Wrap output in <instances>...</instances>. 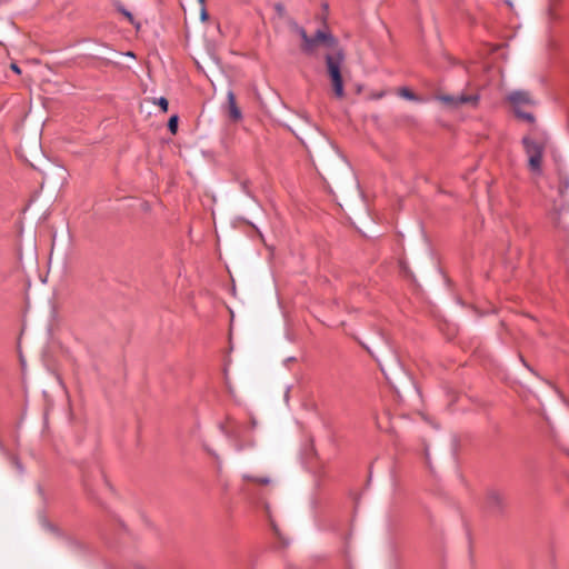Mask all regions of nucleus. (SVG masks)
Wrapping results in <instances>:
<instances>
[{"instance_id": "1", "label": "nucleus", "mask_w": 569, "mask_h": 569, "mask_svg": "<svg viewBox=\"0 0 569 569\" xmlns=\"http://www.w3.org/2000/svg\"><path fill=\"white\" fill-rule=\"evenodd\" d=\"M295 31L302 40L301 50L308 56H315L319 46L326 48L325 60L327 72L330 77L333 92L337 98H343L345 88L341 76V67L346 54L337 38L328 30L319 29L313 36H308L305 28L295 24Z\"/></svg>"}, {"instance_id": "2", "label": "nucleus", "mask_w": 569, "mask_h": 569, "mask_svg": "<svg viewBox=\"0 0 569 569\" xmlns=\"http://www.w3.org/2000/svg\"><path fill=\"white\" fill-rule=\"evenodd\" d=\"M549 139L545 133H535L522 138V146L528 157V167L533 173H540L542 158Z\"/></svg>"}, {"instance_id": "3", "label": "nucleus", "mask_w": 569, "mask_h": 569, "mask_svg": "<svg viewBox=\"0 0 569 569\" xmlns=\"http://www.w3.org/2000/svg\"><path fill=\"white\" fill-rule=\"evenodd\" d=\"M436 99L450 109H458L468 104L476 108L479 103L480 96L478 93H460V94H438Z\"/></svg>"}, {"instance_id": "4", "label": "nucleus", "mask_w": 569, "mask_h": 569, "mask_svg": "<svg viewBox=\"0 0 569 569\" xmlns=\"http://www.w3.org/2000/svg\"><path fill=\"white\" fill-rule=\"evenodd\" d=\"M507 100L512 104L515 111L521 110L523 106L535 104L530 93L523 90H515L510 92L507 96Z\"/></svg>"}, {"instance_id": "5", "label": "nucleus", "mask_w": 569, "mask_h": 569, "mask_svg": "<svg viewBox=\"0 0 569 569\" xmlns=\"http://www.w3.org/2000/svg\"><path fill=\"white\" fill-rule=\"evenodd\" d=\"M503 505L505 498L500 492L491 490L487 493L486 506L491 512H499Z\"/></svg>"}, {"instance_id": "6", "label": "nucleus", "mask_w": 569, "mask_h": 569, "mask_svg": "<svg viewBox=\"0 0 569 569\" xmlns=\"http://www.w3.org/2000/svg\"><path fill=\"white\" fill-rule=\"evenodd\" d=\"M227 108H228L229 118L232 121L241 120L242 113H241L240 109L237 106L236 96H234L232 90H229L227 92Z\"/></svg>"}, {"instance_id": "7", "label": "nucleus", "mask_w": 569, "mask_h": 569, "mask_svg": "<svg viewBox=\"0 0 569 569\" xmlns=\"http://www.w3.org/2000/svg\"><path fill=\"white\" fill-rule=\"evenodd\" d=\"M398 94L410 101H419L420 99L408 88H400Z\"/></svg>"}, {"instance_id": "8", "label": "nucleus", "mask_w": 569, "mask_h": 569, "mask_svg": "<svg viewBox=\"0 0 569 569\" xmlns=\"http://www.w3.org/2000/svg\"><path fill=\"white\" fill-rule=\"evenodd\" d=\"M178 122H179V118L177 114H173L169 118V121H168V129L169 131L174 134L178 130Z\"/></svg>"}, {"instance_id": "9", "label": "nucleus", "mask_w": 569, "mask_h": 569, "mask_svg": "<svg viewBox=\"0 0 569 569\" xmlns=\"http://www.w3.org/2000/svg\"><path fill=\"white\" fill-rule=\"evenodd\" d=\"M515 112H516L518 118H521V119L526 120L529 123H533L535 122V116L531 112L522 111V109L518 110V111H515Z\"/></svg>"}, {"instance_id": "10", "label": "nucleus", "mask_w": 569, "mask_h": 569, "mask_svg": "<svg viewBox=\"0 0 569 569\" xmlns=\"http://www.w3.org/2000/svg\"><path fill=\"white\" fill-rule=\"evenodd\" d=\"M243 478L246 480L256 481L261 485H268L270 482L269 478H267V477H251V476L244 475Z\"/></svg>"}, {"instance_id": "11", "label": "nucleus", "mask_w": 569, "mask_h": 569, "mask_svg": "<svg viewBox=\"0 0 569 569\" xmlns=\"http://www.w3.org/2000/svg\"><path fill=\"white\" fill-rule=\"evenodd\" d=\"M153 103L158 104L163 112L168 111L169 102L164 97H160L153 100Z\"/></svg>"}, {"instance_id": "12", "label": "nucleus", "mask_w": 569, "mask_h": 569, "mask_svg": "<svg viewBox=\"0 0 569 569\" xmlns=\"http://www.w3.org/2000/svg\"><path fill=\"white\" fill-rule=\"evenodd\" d=\"M200 16H201V20L204 21L208 19V13H207V10H206V7L204 6H201V11H200Z\"/></svg>"}, {"instance_id": "13", "label": "nucleus", "mask_w": 569, "mask_h": 569, "mask_svg": "<svg viewBox=\"0 0 569 569\" xmlns=\"http://www.w3.org/2000/svg\"><path fill=\"white\" fill-rule=\"evenodd\" d=\"M11 70H12L13 72L18 73V74H19V73H21L20 68H19V67H18V64H16V63H12V64H11Z\"/></svg>"}, {"instance_id": "14", "label": "nucleus", "mask_w": 569, "mask_h": 569, "mask_svg": "<svg viewBox=\"0 0 569 569\" xmlns=\"http://www.w3.org/2000/svg\"><path fill=\"white\" fill-rule=\"evenodd\" d=\"M122 12H123V14H124V16H126L130 21H132V20H133V17H132V14H131L129 11H127V10H122Z\"/></svg>"}, {"instance_id": "15", "label": "nucleus", "mask_w": 569, "mask_h": 569, "mask_svg": "<svg viewBox=\"0 0 569 569\" xmlns=\"http://www.w3.org/2000/svg\"><path fill=\"white\" fill-rule=\"evenodd\" d=\"M201 6H204V0H198Z\"/></svg>"}]
</instances>
